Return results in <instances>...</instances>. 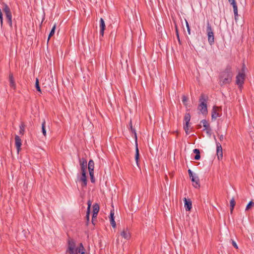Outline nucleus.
<instances>
[{
    "label": "nucleus",
    "mask_w": 254,
    "mask_h": 254,
    "mask_svg": "<svg viewBox=\"0 0 254 254\" xmlns=\"http://www.w3.org/2000/svg\"><path fill=\"white\" fill-rule=\"evenodd\" d=\"M65 254H88L82 243L76 244L73 240H69Z\"/></svg>",
    "instance_id": "nucleus-1"
},
{
    "label": "nucleus",
    "mask_w": 254,
    "mask_h": 254,
    "mask_svg": "<svg viewBox=\"0 0 254 254\" xmlns=\"http://www.w3.org/2000/svg\"><path fill=\"white\" fill-rule=\"evenodd\" d=\"M233 73L230 69H226L220 75V83L221 85L229 84L231 82Z\"/></svg>",
    "instance_id": "nucleus-2"
},
{
    "label": "nucleus",
    "mask_w": 254,
    "mask_h": 254,
    "mask_svg": "<svg viewBox=\"0 0 254 254\" xmlns=\"http://www.w3.org/2000/svg\"><path fill=\"white\" fill-rule=\"evenodd\" d=\"M206 101L207 98L205 95L201 94L199 98L200 104L198 106V109L203 115L207 114Z\"/></svg>",
    "instance_id": "nucleus-3"
},
{
    "label": "nucleus",
    "mask_w": 254,
    "mask_h": 254,
    "mask_svg": "<svg viewBox=\"0 0 254 254\" xmlns=\"http://www.w3.org/2000/svg\"><path fill=\"white\" fill-rule=\"evenodd\" d=\"M245 68L246 67L244 65L241 72H240L236 76V84L240 89L242 88L245 79Z\"/></svg>",
    "instance_id": "nucleus-4"
},
{
    "label": "nucleus",
    "mask_w": 254,
    "mask_h": 254,
    "mask_svg": "<svg viewBox=\"0 0 254 254\" xmlns=\"http://www.w3.org/2000/svg\"><path fill=\"white\" fill-rule=\"evenodd\" d=\"M124 238L125 240H129L131 238V234L129 229L127 228H124L118 236L117 239V243H120V237Z\"/></svg>",
    "instance_id": "nucleus-5"
},
{
    "label": "nucleus",
    "mask_w": 254,
    "mask_h": 254,
    "mask_svg": "<svg viewBox=\"0 0 254 254\" xmlns=\"http://www.w3.org/2000/svg\"><path fill=\"white\" fill-rule=\"evenodd\" d=\"M3 10L6 15V18L8 20V23L9 24H11L12 15L9 8L8 7L7 5H4L3 8Z\"/></svg>",
    "instance_id": "nucleus-6"
},
{
    "label": "nucleus",
    "mask_w": 254,
    "mask_h": 254,
    "mask_svg": "<svg viewBox=\"0 0 254 254\" xmlns=\"http://www.w3.org/2000/svg\"><path fill=\"white\" fill-rule=\"evenodd\" d=\"M217 146V156L219 160L222 159L223 157V151L221 145L220 143H216Z\"/></svg>",
    "instance_id": "nucleus-7"
},
{
    "label": "nucleus",
    "mask_w": 254,
    "mask_h": 254,
    "mask_svg": "<svg viewBox=\"0 0 254 254\" xmlns=\"http://www.w3.org/2000/svg\"><path fill=\"white\" fill-rule=\"evenodd\" d=\"M15 144L16 147L17 153H18L21 150V140L20 137L17 135H15Z\"/></svg>",
    "instance_id": "nucleus-8"
},
{
    "label": "nucleus",
    "mask_w": 254,
    "mask_h": 254,
    "mask_svg": "<svg viewBox=\"0 0 254 254\" xmlns=\"http://www.w3.org/2000/svg\"><path fill=\"white\" fill-rule=\"evenodd\" d=\"M81 182L82 187H85L87 185V179L86 176V171L82 172L81 176L79 180Z\"/></svg>",
    "instance_id": "nucleus-9"
},
{
    "label": "nucleus",
    "mask_w": 254,
    "mask_h": 254,
    "mask_svg": "<svg viewBox=\"0 0 254 254\" xmlns=\"http://www.w3.org/2000/svg\"><path fill=\"white\" fill-rule=\"evenodd\" d=\"M219 108L216 106L213 107L212 111L211 117L212 119H216L220 116L219 114Z\"/></svg>",
    "instance_id": "nucleus-10"
},
{
    "label": "nucleus",
    "mask_w": 254,
    "mask_h": 254,
    "mask_svg": "<svg viewBox=\"0 0 254 254\" xmlns=\"http://www.w3.org/2000/svg\"><path fill=\"white\" fill-rule=\"evenodd\" d=\"M191 181L193 182V186L195 188H199L200 187L199 180L198 176H195L191 179Z\"/></svg>",
    "instance_id": "nucleus-11"
},
{
    "label": "nucleus",
    "mask_w": 254,
    "mask_h": 254,
    "mask_svg": "<svg viewBox=\"0 0 254 254\" xmlns=\"http://www.w3.org/2000/svg\"><path fill=\"white\" fill-rule=\"evenodd\" d=\"M229 2L232 5L234 10V13L235 14V17L238 16V7L236 4V1L235 0H229Z\"/></svg>",
    "instance_id": "nucleus-12"
},
{
    "label": "nucleus",
    "mask_w": 254,
    "mask_h": 254,
    "mask_svg": "<svg viewBox=\"0 0 254 254\" xmlns=\"http://www.w3.org/2000/svg\"><path fill=\"white\" fill-rule=\"evenodd\" d=\"M184 201L185 202V208L186 211H190L191 208V201L190 200H188L186 198H184Z\"/></svg>",
    "instance_id": "nucleus-13"
},
{
    "label": "nucleus",
    "mask_w": 254,
    "mask_h": 254,
    "mask_svg": "<svg viewBox=\"0 0 254 254\" xmlns=\"http://www.w3.org/2000/svg\"><path fill=\"white\" fill-rule=\"evenodd\" d=\"M110 221L112 226L113 228H116V223L114 219V210H112L110 212Z\"/></svg>",
    "instance_id": "nucleus-14"
},
{
    "label": "nucleus",
    "mask_w": 254,
    "mask_h": 254,
    "mask_svg": "<svg viewBox=\"0 0 254 254\" xmlns=\"http://www.w3.org/2000/svg\"><path fill=\"white\" fill-rule=\"evenodd\" d=\"M79 162L82 172L86 171V169L87 167L86 160L83 158H82L81 159H80Z\"/></svg>",
    "instance_id": "nucleus-15"
},
{
    "label": "nucleus",
    "mask_w": 254,
    "mask_h": 254,
    "mask_svg": "<svg viewBox=\"0 0 254 254\" xmlns=\"http://www.w3.org/2000/svg\"><path fill=\"white\" fill-rule=\"evenodd\" d=\"M201 123L202 124V126L204 127V130H206L207 132H208L209 125L207 121L205 120H203L201 121Z\"/></svg>",
    "instance_id": "nucleus-16"
},
{
    "label": "nucleus",
    "mask_w": 254,
    "mask_h": 254,
    "mask_svg": "<svg viewBox=\"0 0 254 254\" xmlns=\"http://www.w3.org/2000/svg\"><path fill=\"white\" fill-rule=\"evenodd\" d=\"M214 33H208V40L210 45H212L214 42Z\"/></svg>",
    "instance_id": "nucleus-17"
},
{
    "label": "nucleus",
    "mask_w": 254,
    "mask_h": 254,
    "mask_svg": "<svg viewBox=\"0 0 254 254\" xmlns=\"http://www.w3.org/2000/svg\"><path fill=\"white\" fill-rule=\"evenodd\" d=\"M87 204H88V207H87L86 217L87 218V221H88L89 220L90 209V207H91L92 202L90 200H88Z\"/></svg>",
    "instance_id": "nucleus-18"
},
{
    "label": "nucleus",
    "mask_w": 254,
    "mask_h": 254,
    "mask_svg": "<svg viewBox=\"0 0 254 254\" xmlns=\"http://www.w3.org/2000/svg\"><path fill=\"white\" fill-rule=\"evenodd\" d=\"M139 150L137 147V141H136V148H135V159L137 165H138V160H139Z\"/></svg>",
    "instance_id": "nucleus-19"
},
{
    "label": "nucleus",
    "mask_w": 254,
    "mask_h": 254,
    "mask_svg": "<svg viewBox=\"0 0 254 254\" xmlns=\"http://www.w3.org/2000/svg\"><path fill=\"white\" fill-rule=\"evenodd\" d=\"M94 163L92 160H90L88 163L89 172H94Z\"/></svg>",
    "instance_id": "nucleus-20"
},
{
    "label": "nucleus",
    "mask_w": 254,
    "mask_h": 254,
    "mask_svg": "<svg viewBox=\"0 0 254 254\" xmlns=\"http://www.w3.org/2000/svg\"><path fill=\"white\" fill-rule=\"evenodd\" d=\"M105 24L103 18H100V28L101 32H104L105 30Z\"/></svg>",
    "instance_id": "nucleus-21"
},
{
    "label": "nucleus",
    "mask_w": 254,
    "mask_h": 254,
    "mask_svg": "<svg viewBox=\"0 0 254 254\" xmlns=\"http://www.w3.org/2000/svg\"><path fill=\"white\" fill-rule=\"evenodd\" d=\"M10 86L14 88H15V84L12 74L9 75Z\"/></svg>",
    "instance_id": "nucleus-22"
},
{
    "label": "nucleus",
    "mask_w": 254,
    "mask_h": 254,
    "mask_svg": "<svg viewBox=\"0 0 254 254\" xmlns=\"http://www.w3.org/2000/svg\"><path fill=\"white\" fill-rule=\"evenodd\" d=\"M20 127V130H19V134L21 135H23L24 134L25 132V125L24 123H22L21 125L19 126Z\"/></svg>",
    "instance_id": "nucleus-23"
},
{
    "label": "nucleus",
    "mask_w": 254,
    "mask_h": 254,
    "mask_svg": "<svg viewBox=\"0 0 254 254\" xmlns=\"http://www.w3.org/2000/svg\"><path fill=\"white\" fill-rule=\"evenodd\" d=\"M193 151L196 154V155L194 157V159L197 160H199L200 158L199 150L198 149H194Z\"/></svg>",
    "instance_id": "nucleus-24"
},
{
    "label": "nucleus",
    "mask_w": 254,
    "mask_h": 254,
    "mask_svg": "<svg viewBox=\"0 0 254 254\" xmlns=\"http://www.w3.org/2000/svg\"><path fill=\"white\" fill-rule=\"evenodd\" d=\"M93 212L95 214H98L99 211V205L97 203H95L93 206Z\"/></svg>",
    "instance_id": "nucleus-25"
},
{
    "label": "nucleus",
    "mask_w": 254,
    "mask_h": 254,
    "mask_svg": "<svg viewBox=\"0 0 254 254\" xmlns=\"http://www.w3.org/2000/svg\"><path fill=\"white\" fill-rule=\"evenodd\" d=\"M254 206V202L253 201H251L247 205L245 210L248 211L251 209Z\"/></svg>",
    "instance_id": "nucleus-26"
},
{
    "label": "nucleus",
    "mask_w": 254,
    "mask_h": 254,
    "mask_svg": "<svg viewBox=\"0 0 254 254\" xmlns=\"http://www.w3.org/2000/svg\"><path fill=\"white\" fill-rule=\"evenodd\" d=\"M190 113H186L184 117V122H190Z\"/></svg>",
    "instance_id": "nucleus-27"
},
{
    "label": "nucleus",
    "mask_w": 254,
    "mask_h": 254,
    "mask_svg": "<svg viewBox=\"0 0 254 254\" xmlns=\"http://www.w3.org/2000/svg\"><path fill=\"white\" fill-rule=\"evenodd\" d=\"M185 124L184 126V128L185 130V132L187 134H189V123L190 122H185Z\"/></svg>",
    "instance_id": "nucleus-28"
},
{
    "label": "nucleus",
    "mask_w": 254,
    "mask_h": 254,
    "mask_svg": "<svg viewBox=\"0 0 254 254\" xmlns=\"http://www.w3.org/2000/svg\"><path fill=\"white\" fill-rule=\"evenodd\" d=\"M35 87L37 91H38L39 92L41 93V90L40 89V87L39 83V80L38 78H36V82H35Z\"/></svg>",
    "instance_id": "nucleus-29"
},
{
    "label": "nucleus",
    "mask_w": 254,
    "mask_h": 254,
    "mask_svg": "<svg viewBox=\"0 0 254 254\" xmlns=\"http://www.w3.org/2000/svg\"><path fill=\"white\" fill-rule=\"evenodd\" d=\"M45 121H44L42 123V133L43 134V135L45 136L46 135V129H45Z\"/></svg>",
    "instance_id": "nucleus-30"
},
{
    "label": "nucleus",
    "mask_w": 254,
    "mask_h": 254,
    "mask_svg": "<svg viewBox=\"0 0 254 254\" xmlns=\"http://www.w3.org/2000/svg\"><path fill=\"white\" fill-rule=\"evenodd\" d=\"M89 175L90 177L91 182L94 183L95 182V179L94 178V172H89Z\"/></svg>",
    "instance_id": "nucleus-31"
},
{
    "label": "nucleus",
    "mask_w": 254,
    "mask_h": 254,
    "mask_svg": "<svg viewBox=\"0 0 254 254\" xmlns=\"http://www.w3.org/2000/svg\"><path fill=\"white\" fill-rule=\"evenodd\" d=\"M187 101H188V98L185 95L183 96L182 102H183V104L186 106L187 105Z\"/></svg>",
    "instance_id": "nucleus-32"
},
{
    "label": "nucleus",
    "mask_w": 254,
    "mask_h": 254,
    "mask_svg": "<svg viewBox=\"0 0 254 254\" xmlns=\"http://www.w3.org/2000/svg\"><path fill=\"white\" fill-rule=\"evenodd\" d=\"M230 206H235L236 202L234 198H232L230 202Z\"/></svg>",
    "instance_id": "nucleus-33"
},
{
    "label": "nucleus",
    "mask_w": 254,
    "mask_h": 254,
    "mask_svg": "<svg viewBox=\"0 0 254 254\" xmlns=\"http://www.w3.org/2000/svg\"><path fill=\"white\" fill-rule=\"evenodd\" d=\"M188 173H189V176L190 178V179H191L192 177H194L195 176L193 175V173L190 169H189L188 170Z\"/></svg>",
    "instance_id": "nucleus-34"
},
{
    "label": "nucleus",
    "mask_w": 254,
    "mask_h": 254,
    "mask_svg": "<svg viewBox=\"0 0 254 254\" xmlns=\"http://www.w3.org/2000/svg\"><path fill=\"white\" fill-rule=\"evenodd\" d=\"M188 173H189V176L190 178V179H191L192 177H194L195 176L193 175V173L190 169H189L188 170Z\"/></svg>",
    "instance_id": "nucleus-35"
},
{
    "label": "nucleus",
    "mask_w": 254,
    "mask_h": 254,
    "mask_svg": "<svg viewBox=\"0 0 254 254\" xmlns=\"http://www.w3.org/2000/svg\"><path fill=\"white\" fill-rule=\"evenodd\" d=\"M188 173H189V176L190 178V179H191L192 177H194L195 176L193 175V173L190 169H189L188 170Z\"/></svg>",
    "instance_id": "nucleus-36"
},
{
    "label": "nucleus",
    "mask_w": 254,
    "mask_h": 254,
    "mask_svg": "<svg viewBox=\"0 0 254 254\" xmlns=\"http://www.w3.org/2000/svg\"><path fill=\"white\" fill-rule=\"evenodd\" d=\"M129 125H130V129H131V131H133V132H135L134 129H133L132 128L131 121L130 122ZM134 133H135V132H134ZM135 139L136 140H137V136H136V133H135Z\"/></svg>",
    "instance_id": "nucleus-37"
},
{
    "label": "nucleus",
    "mask_w": 254,
    "mask_h": 254,
    "mask_svg": "<svg viewBox=\"0 0 254 254\" xmlns=\"http://www.w3.org/2000/svg\"><path fill=\"white\" fill-rule=\"evenodd\" d=\"M232 245H233V246H234L236 249H238V246H237V245L236 243L234 241H233V240H232Z\"/></svg>",
    "instance_id": "nucleus-38"
},
{
    "label": "nucleus",
    "mask_w": 254,
    "mask_h": 254,
    "mask_svg": "<svg viewBox=\"0 0 254 254\" xmlns=\"http://www.w3.org/2000/svg\"><path fill=\"white\" fill-rule=\"evenodd\" d=\"M219 138L220 141H222L224 139V136L222 134L220 135H219Z\"/></svg>",
    "instance_id": "nucleus-39"
},
{
    "label": "nucleus",
    "mask_w": 254,
    "mask_h": 254,
    "mask_svg": "<svg viewBox=\"0 0 254 254\" xmlns=\"http://www.w3.org/2000/svg\"><path fill=\"white\" fill-rule=\"evenodd\" d=\"M97 214H95V213H93V215H92V223H93V219H94V218H96L97 217Z\"/></svg>",
    "instance_id": "nucleus-40"
},
{
    "label": "nucleus",
    "mask_w": 254,
    "mask_h": 254,
    "mask_svg": "<svg viewBox=\"0 0 254 254\" xmlns=\"http://www.w3.org/2000/svg\"><path fill=\"white\" fill-rule=\"evenodd\" d=\"M55 33H50L49 34V36H48V41L49 40V39H50V38L53 36V35H54Z\"/></svg>",
    "instance_id": "nucleus-41"
},
{
    "label": "nucleus",
    "mask_w": 254,
    "mask_h": 254,
    "mask_svg": "<svg viewBox=\"0 0 254 254\" xmlns=\"http://www.w3.org/2000/svg\"><path fill=\"white\" fill-rule=\"evenodd\" d=\"M55 28H56V26L55 25H54V26L53 27L51 32H55Z\"/></svg>",
    "instance_id": "nucleus-42"
},
{
    "label": "nucleus",
    "mask_w": 254,
    "mask_h": 254,
    "mask_svg": "<svg viewBox=\"0 0 254 254\" xmlns=\"http://www.w3.org/2000/svg\"><path fill=\"white\" fill-rule=\"evenodd\" d=\"M176 35H177V38H178V41L180 43H181L180 42V38H179V33L178 32H177L176 33Z\"/></svg>",
    "instance_id": "nucleus-43"
},
{
    "label": "nucleus",
    "mask_w": 254,
    "mask_h": 254,
    "mask_svg": "<svg viewBox=\"0 0 254 254\" xmlns=\"http://www.w3.org/2000/svg\"><path fill=\"white\" fill-rule=\"evenodd\" d=\"M231 207V208H230V212H231V213H232L233 212V209H234V206H230Z\"/></svg>",
    "instance_id": "nucleus-44"
},
{
    "label": "nucleus",
    "mask_w": 254,
    "mask_h": 254,
    "mask_svg": "<svg viewBox=\"0 0 254 254\" xmlns=\"http://www.w3.org/2000/svg\"><path fill=\"white\" fill-rule=\"evenodd\" d=\"M103 34H104L103 32L101 33V35L102 37L103 36Z\"/></svg>",
    "instance_id": "nucleus-45"
}]
</instances>
